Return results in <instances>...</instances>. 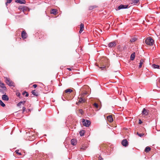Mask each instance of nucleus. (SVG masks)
Returning a JSON list of instances; mask_svg holds the SVG:
<instances>
[{"mask_svg": "<svg viewBox=\"0 0 160 160\" xmlns=\"http://www.w3.org/2000/svg\"><path fill=\"white\" fill-rule=\"evenodd\" d=\"M6 83L9 86L15 87L14 83L9 78L4 77Z\"/></svg>", "mask_w": 160, "mask_h": 160, "instance_id": "f257e3e1", "label": "nucleus"}, {"mask_svg": "<svg viewBox=\"0 0 160 160\" xmlns=\"http://www.w3.org/2000/svg\"><path fill=\"white\" fill-rule=\"evenodd\" d=\"M145 42L147 45L152 46L153 44L154 40L151 37H148L145 40Z\"/></svg>", "mask_w": 160, "mask_h": 160, "instance_id": "f03ea898", "label": "nucleus"}, {"mask_svg": "<svg viewBox=\"0 0 160 160\" xmlns=\"http://www.w3.org/2000/svg\"><path fill=\"white\" fill-rule=\"evenodd\" d=\"M82 122L83 125L86 127H88L91 124L90 121L88 120H85L84 119H82Z\"/></svg>", "mask_w": 160, "mask_h": 160, "instance_id": "7ed1b4c3", "label": "nucleus"}, {"mask_svg": "<svg viewBox=\"0 0 160 160\" xmlns=\"http://www.w3.org/2000/svg\"><path fill=\"white\" fill-rule=\"evenodd\" d=\"M128 5L121 4L116 10H118L121 9H126L128 8Z\"/></svg>", "mask_w": 160, "mask_h": 160, "instance_id": "20e7f679", "label": "nucleus"}, {"mask_svg": "<svg viewBox=\"0 0 160 160\" xmlns=\"http://www.w3.org/2000/svg\"><path fill=\"white\" fill-rule=\"evenodd\" d=\"M117 45L115 41L110 42L108 44V47L110 48L114 47Z\"/></svg>", "mask_w": 160, "mask_h": 160, "instance_id": "39448f33", "label": "nucleus"}, {"mask_svg": "<svg viewBox=\"0 0 160 160\" xmlns=\"http://www.w3.org/2000/svg\"><path fill=\"white\" fill-rule=\"evenodd\" d=\"M6 91V88L4 86L0 87V92L2 94H4L6 93L5 92Z\"/></svg>", "mask_w": 160, "mask_h": 160, "instance_id": "423d86ee", "label": "nucleus"}, {"mask_svg": "<svg viewBox=\"0 0 160 160\" xmlns=\"http://www.w3.org/2000/svg\"><path fill=\"white\" fill-rule=\"evenodd\" d=\"M122 145L125 147H126L128 145V142L126 139L123 140L121 142Z\"/></svg>", "mask_w": 160, "mask_h": 160, "instance_id": "0eeeda50", "label": "nucleus"}, {"mask_svg": "<svg viewBox=\"0 0 160 160\" xmlns=\"http://www.w3.org/2000/svg\"><path fill=\"white\" fill-rule=\"evenodd\" d=\"M22 37L24 39L27 38V33L25 31H23L21 33Z\"/></svg>", "mask_w": 160, "mask_h": 160, "instance_id": "6e6552de", "label": "nucleus"}, {"mask_svg": "<svg viewBox=\"0 0 160 160\" xmlns=\"http://www.w3.org/2000/svg\"><path fill=\"white\" fill-rule=\"evenodd\" d=\"M2 99L3 100L8 101L9 100V98L7 95L6 94H4L2 95Z\"/></svg>", "mask_w": 160, "mask_h": 160, "instance_id": "1a4fd4ad", "label": "nucleus"}, {"mask_svg": "<svg viewBox=\"0 0 160 160\" xmlns=\"http://www.w3.org/2000/svg\"><path fill=\"white\" fill-rule=\"evenodd\" d=\"M142 115L147 116L148 115V112L145 108H144L142 111Z\"/></svg>", "mask_w": 160, "mask_h": 160, "instance_id": "9d476101", "label": "nucleus"}, {"mask_svg": "<svg viewBox=\"0 0 160 160\" xmlns=\"http://www.w3.org/2000/svg\"><path fill=\"white\" fill-rule=\"evenodd\" d=\"M71 142L72 145H75L77 143V140L76 139H72L71 140Z\"/></svg>", "mask_w": 160, "mask_h": 160, "instance_id": "9b49d317", "label": "nucleus"}, {"mask_svg": "<svg viewBox=\"0 0 160 160\" xmlns=\"http://www.w3.org/2000/svg\"><path fill=\"white\" fill-rule=\"evenodd\" d=\"M16 2L20 4H25L26 2V1L24 0H16Z\"/></svg>", "mask_w": 160, "mask_h": 160, "instance_id": "f8f14e48", "label": "nucleus"}, {"mask_svg": "<svg viewBox=\"0 0 160 160\" xmlns=\"http://www.w3.org/2000/svg\"><path fill=\"white\" fill-rule=\"evenodd\" d=\"M135 52H134L132 53L130 56V59L131 60H133L135 58Z\"/></svg>", "mask_w": 160, "mask_h": 160, "instance_id": "ddd939ff", "label": "nucleus"}, {"mask_svg": "<svg viewBox=\"0 0 160 160\" xmlns=\"http://www.w3.org/2000/svg\"><path fill=\"white\" fill-rule=\"evenodd\" d=\"M107 119L108 121L110 122H112L113 121V119L111 116H109L107 117Z\"/></svg>", "mask_w": 160, "mask_h": 160, "instance_id": "4468645a", "label": "nucleus"}, {"mask_svg": "<svg viewBox=\"0 0 160 160\" xmlns=\"http://www.w3.org/2000/svg\"><path fill=\"white\" fill-rule=\"evenodd\" d=\"M144 62V60L143 59H141V60H140V63H139V65L138 66L139 68H140L142 67L143 63Z\"/></svg>", "mask_w": 160, "mask_h": 160, "instance_id": "2eb2a0df", "label": "nucleus"}, {"mask_svg": "<svg viewBox=\"0 0 160 160\" xmlns=\"http://www.w3.org/2000/svg\"><path fill=\"white\" fill-rule=\"evenodd\" d=\"M152 67L155 69H159V68L160 66L158 65H156L154 64L152 65Z\"/></svg>", "mask_w": 160, "mask_h": 160, "instance_id": "dca6fc26", "label": "nucleus"}, {"mask_svg": "<svg viewBox=\"0 0 160 160\" xmlns=\"http://www.w3.org/2000/svg\"><path fill=\"white\" fill-rule=\"evenodd\" d=\"M57 10L56 9H52L51 12V13L54 15H56L57 14Z\"/></svg>", "mask_w": 160, "mask_h": 160, "instance_id": "f3484780", "label": "nucleus"}, {"mask_svg": "<svg viewBox=\"0 0 160 160\" xmlns=\"http://www.w3.org/2000/svg\"><path fill=\"white\" fill-rule=\"evenodd\" d=\"M72 91V90L71 89H70V88H68V89H66L65 91V92L66 93H68V92L71 93Z\"/></svg>", "mask_w": 160, "mask_h": 160, "instance_id": "a211bd4d", "label": "nucleus"}, {"mask_svg": "<svg viewBox=\"0 0 160 160\" xmlns=\"http://www.w3.org/2000/svg\"><path fill=\"white\" fill-rule=\"evenodd\" d=\"M36 90H34L32 91V94L34 96H38V93H35V91Z\"/></svg>", "mask_w": 160, "mask_h": 160, "instance_id": "6ab92c4d", "label": "nucleus"}, {"mask_svg": "<svg viewBox=\"0 0 160 160\" xmlns=\"http://www.w3.org/2000/svg\"><path fill=\"white\" fill-rule=\"evenodd\" d=\"M137 40V38L135 37L132 38L130 40L131 42H132L136 41Z\"/></svg>", "mask_w": 160, "mask_h": 160, "instance_id": "aec40b11", "label": "nucleus"}, {"mask_svg": "<svg viewBox=\"0 0 160 160\" xmlns=\"http://www.w3.org/2000/svg\"><path fill=\"white\" fill-rule=\"evenodd\" d=\"M85 102V99H83L82 98H81L79 100L78 102L79 103H82Z\"/></svg>", "mask_w": 160, "mask_h": 160, "instance_id": "412c9836", "label": "nucleus"}, {"mask_svg": "<svg viewBox=\"0 0 160 160\" xmlns=\"http://www.w3.org/2000/svg\"><path fill=\"white\" fill-rule=\"evenodd\" d=\"M137 135L140 137H142L144 135V134L143 133H140L139 132H137Z\"/></svg>", "mask_w": 160, "mask_h": 160, "instance_id": "4be33fe9", "label": "nucleus"}, {"mask_svg": "<svg viewBox=\"0 0 160 160\" xmlns=\"http://www.w3.org/2000/svg\"><path fill=\"white\" fill-rule=\"evenodd\" d=\"M151 150V148L148 147H147L145 149V151L147 152L150 151Z\"/></svg>", "mask_w": 160, "mask_h": 160, "instance_id": "5701e85b", "label": "nucleus"}, {"mask_svg": "<svg viewBox=\"0 0 160 160\" xmlns=\"http://www.w3.org/2000/svg\"><path fill=\"white\" fill-rule=\"evenodd\" d=\"M96 7H97V6L95 5H94V6H90L89 8V9L90 10H91Z\"/></svg>", "mask_w": 160, "mask_h": 160, "instance_id": "b1692460", "label": "nucleus"}, {"mask_svg": "<svg viewBox=\"0 0 160 160\" xmlns=\"http://www.w3.org/2000/svg\"><path fill=\"white\" fill-rule=\"evenodd\" d=\"M117 49L120 52L123 51L122 47L120 45H118L117 46Z\"/></svg>", "mask_w": 160, "mask_h": 160, "instance_id": "393cba45", "label": "nucleus"}, {"mask_svg": "<svg viewBox=\"0 0 160 160\" xmlns=\"http://www.w3.org/2000/svg\"><path fill=\"white\" fill-rule=\"evenodd\" d=\"M0 105L3 107H4L5 106V104L1 100H0Z\"/></svg>", "mask_w": 160, "mask_h": 160, "instance_id": "a878e982", "label": "nucleus"}, {"mask_svg": "<svg viewBox=\"0 0 160 160\" xmlns=\"http://www.w3.org/2000/svg\"><path fill=\"white\" fill-rule=\"evenodd\" d=\"M79 133L81 136H83L84 134V130H82Z\"/></svg>", "mask_w": 160, "mask_h": 160, "instance_id": "bb28decb", "label": "nucleus"}, {"mask_svg": "<svg viewBox=\"0 0 160 160\" xmlns=\"http://www.w3.org/2000/svg\"><path fill=\"white\" fill-rule=\"evenodd\" d=\"M7 0V1L5 3V4H6V5H7L8 3H10L12 1V0Z\"/></svg>", "mask_w": 160, "mask_h": 160, "instance_id": "cd10ccee", "label": "nucleus"}, {"mask_svg": "<svg viewBox=\"0 0 160 160\" xmlns=\"http://www.w3.org/2000/svg\"><path fill=\"white\" fill-rule=\"evenodd\" d=\"M132 2L134 3H138L139 0H132Z\"/></svg>", "mask_w": 160, "mask_h": 160, "instance_id": "c85d7f7f", "label": "nucleus"}, {"mask_svg": "<svg viewBox=\"0 0 160 160\" xmlns=\"http://www.w3.org/2000/svg\"><path fill=\"white\" fill-rule=\"evenodd\" d=\"M79 112L81 114V115H82L83 113V111L82 109H79Z\"/></svg>", "mask_w": 160, "mask_h": 160, "instance_id": "c756f323", "label": "nucleus"}, {"mask_svg": "<svg viewBox=\"0 0 160 160\" xmlns=\"http://www.w3.org/2000/svg\"><path fill=\"white\" fill-rule=\"evenodd\" d=\"M19 151V150H17L15 151V152L17 154H18L19 155H21V152H18Z\"/></svg>", "mask_w": 160, "mask_h": 160, "instance_id": "7c9ffc66", "label": "nucleus"}, {"mask_svg": "<svg viewBox=\"0 0 160 160\" xmlns=\"http://www.w3.org/2000/svg\"><path fill=\"white\" fill-rule=\"evenodd\" d=\"M93 105L95 107H96L97 108H98V104L97 103H94L93 104Z\"/></svg>", "mask_w": 160, "mask_h": 160, "instance_id": "2f4dec72", "label": "nucleus"}, {"mask_svg": "<svg viewBox=\"0 0 160 160\" xmlns=\"http://www.w3.org/2000/svg\"><path fill=\"white\" fill-rule=\"evenodd\" d=\"M0 86H4V84L0 80Z\"/></svg>", "mask_w": 160, "mask_h": 160, "instance_id": "473e14b6", "label": "nucleus"}, {"mask_svg": "<svg viewBox=\"0 0 160 160\" xmlns=\"http://www.w3.org/2000/svg\"><path fill=\"white\" fill-rule=\"evenodd\" d=\"M122 48V49H123V50L127 48L126 45H124V46Z\"/></svg>", "mask_w": 160, "mask_h": 160, "instance_id": "72a5a7b5", "label": "nucleus"}, {"mask_svg": "<svg viewBox=\"0 0 160 160\" xmlns=\"http://www.w3.org/2000/svg\"><path fill=\"white\" fill-rule=\"evenodd\" d=\"M84 28V24L82 23H81L80 24V29H83Z\"/></svg>", "mask_w": 160, "mask_h": 160, "instance_id": "f704fd0d", "label": "nucleus"}, {"mask_svg": "<svg viewBox=\"0 0 160 160\" xmlns=\"http://www.w3.org/2000/svg\"><path fill=\"white\" fill-rule=\"evenodd\" d=\"M16 94L17 96L19 97H20L21 96V93L19 92H17Z\"/></svg>", "mask_w": 160, "mask_h": 160, "instance_id": "c9c22d12", "label": "nucleus"}, {"mask_svg": "<svg viewBox=\"0 0 160 160\" xmlns=\"http://www.w3.org/2000/svg\"><path fill=\"white\" fill-rule=\"evenodd\" d=\"M25 102H26L25 101H23L20 102V103L21 104H22L23 105H24V104L25 103Z\"/></svg>", "mask_w": 160, "mask_h": 160, "instance_id": "e433bc0d", "label": "nucleus"}, {"mask_svg": "<svg viewBox=\"0 0 160 160\" xmlns=\"http://www.w3.org/2000/svg\"><path fill=\"white\" fill-rule=\"evenodd\" d=\"M22 112L23 113L25 111L26 108H25V107H23L22 108Z\"/></svg>", "mask_w": 160, "mask_h": 160, "instance_id": "4c0bfd02", "label": "nucleus"}, {"mask_svg": "<svg viewBox=\"0 0 160 160\" xmlns=\"http://www.w3.org/2000/svg\"><path fill=\"white\" fill-rule=\"evenodd\" d=\"M25 93H26V95H25L26 97H28L29 95V94H28V93L26 91H25Z\"/></svg>", "mask_w": 160, "mask_h": 160, "instance_id": "58836bf2", "label": "nucleus"}, {"mask_svg": "<svg viewBox=\"0 0 160 160\" xmlns=\"http://www.w3.org/2000/svg\"><path fill=\"white\" fill-rule=\"evenodd\" d=\"M142 122V121L141 119H139V120L138 123L139 124H141Z\"/></svg>", "mask_w": 160, "mask_h": 160, "instance_id": "ea45409f", "label": "nucleus"}, {"mask_svg": "<svg viewBox=\"0 0 160 160\" xmlns=\"http://www.w3.org/2000/svg\"><path fill=\"white\" fill-rule=\"evenodd\" d=\"M33 86L34 88H36L37 87V84H35L33 85Z\"/></svg>", "mask_w": 160, "mask_h": 160, "instance_id": "a19ab883", "label": "nucleus"}, {"mask_svg": "<svg viewBox=\"0 0 160 160\" xmlns=\"http://www.w3.org/2000/svg\"><path fill=\"white\" fill-rule=\"evenodd\" d=\"M99 160H103V158H102L101 157L99 156Z\"/></svg>", "mask_w": 160, "mask_h": 160, "instance_id": "79ce46f5", "label": "nucleus"}, {"mask_svg": "<svg viewBox=\"0 0 160 160\" xmlns=\"http://www.w3.org/2000/svg\"><path fill=\"white\" fill-rule=\"evenodd\" d=\"M83 31V29H80V30L79 31V32L80 33H81L82 31Z\"/></svg>", "mask_w": 160, "mask_h": 160, "instance_id": "37998d69", "label": "nucleus"}, {"mask_svg": "<svg viewBox=\"0 0 160 160\" xmlns=\"http://www.w3.org/2000/svg\"><path fill=\"white\" fill-rule=\"evenodd\" d=\"M105 68V66H104V67H100V68L102 70H103L104 69V68Z\"/></svg>", "mask_w": 160, "mask_h": 160, "instance_id": "c03bdc74", "label": "nucleus"}, {"mask_svg": "<svg viewBox=\"0 0 160 160\" xmlns=\"http://www.w3.org/2000/svg\"><path fill=\"white\" fill-rule=\"evenodd\" d=\"M21 104L20 103V102H19L18 104H17V106H19Z\"/></svg>", "mask_w": 160, "mask_h": 160, "instance_id": "a18cd8bd", "label": "nucleus"}, {"mask_svg": "<svg viewBox=\"0 0 160 160\" xmlns=\"http://www.w3.org/2000/svg\"><path fill=\"white\" fill-rule=\"evenodd\" d=\"M67 69L70 71H71L72 70L70 68H67Z\"/></svg>", "mask_w": 160, "mask_h": 160, "instance_id": "49530a36", "label": "nucleus"}, {"mask_svg": "<svg viewBox=\"0 0 160 160\" xmlns=\"http://www.w3.org/2000/svg\"><path fill=\"white\" fill-rule=\"evenodd\" d=\"M25 94H26L25 92V91L24 92H23V93H22V94L23 95H24Z\"/></svg>", "mask_w": 160, "mask_h": 160, "instance_id": "de8ad7c7", "label": "nucleus"}, {"mask_svg": "<svg viewBox=\"0 0 160 160\" xmlns=\"http://www.w3.org/2000/svg\"><path fill=\"white\" fill-rule=\"evenodd\" d=\"M62 98L63 100V101H64L65 100L64 99V98H63L62 97Z\"/></svg>", "mask_w": 160, "mask_h": 160, "instance_id": "09e8293b", "label": "nucleus"}, {"mask_svg": "<svg viewBox=\"0 0 160 160\" xmlns=\"http://www.w3.org/2000/svg\"><path fill=\"white\" fill-rule=\"evenodd\" d=\"M118 72V71H114V72Z\"/></svg>", "mask_w": 160, "mask_h": 160, "instance_id": "8fccbe9b", "label": "nucleus"}, {"mask_svg": "<svg viewBox=\"0 0 160 160\" xmlns=\"http://www.w3.org/2000/svg\"><path fill=\"white\" fill-rule=\"evenodd\" d=\"M159 82H160V79H159Z\"/></svg>", "mask_w": 160, "mask_h": 160, "instance_id": "3c124183", "label": "nucleus"}, {"mask_svg": "<svg viewBox=\"0 0 160 160\" xmlns=\"http://www.w3.org/2000/svg\"><path fill=\"white\" fill-rule=\"evenodd\" d=\"M81 149H84V148H83V147H82V148H81Z\"/></svg>", "mask_w": 160, "mask_h": 160, "instance_id": "603ef678", "label": "nucleus"}]
</instances>
